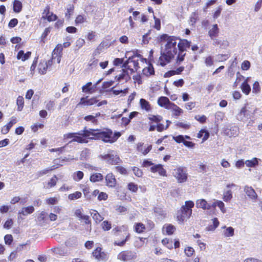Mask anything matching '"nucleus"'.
<instances>
[{"label": "nucleus", "mask_w": 262, "mask_h": 262, "mask_svg": "<svg viewBox=\"0 0 262 262\" xmlns=\"http://www.w3.org/2000/svg\"><path fill=\"white\" fill-rule=\"evenodd\" d=\"M17 105L18 106L17 107V110L18 111H21L24 107V98L22 96H18L17 99Z\"/></svg>", "instance_id": "43"}, {"label": "nucleus", "mask_w": 262, "mask_h": 262, "mask_svg": "<svg viewBox=\"0 0 262 262\" xmlns=\"http://www.w3.org/2000/svg\"><path fill=\"white\" fill-rule=\"evenodd\" d=\"M93 254L96 258L99 260H106L107 258V254L105 252L102 251V249L100 247H97L93 252Z\"/></svg>", "instance_id": "10"}, {"label": "nucleus", "mask_w": 262, "mask_h": 262, "mask_svg": "<svg viewBox=\"0 0 262 262\" xmlns=\"http://www.w3.org/2000/svg\"><path fill=\"white\" fill-rule=\"evenodd\" d=\"M194 204L191 201H187L185 205H183L181 209L178 211L177 219L180 222H184L188 219L192 214V208L194 207Z\"/></svg>", "instance_id": "3"}, {"label": "nucleus", "mask_w": 262, "mask_h": 262, "mask_svg": "<svg viewBox=\"0 0 262 262\" xmlns=\"http://www.w3.org/2000/svg\"><path fill=\"white\" fill-rule=\"evenodd\" d=\"M112 231L117 236L120 234L123 236H125V238L123 239L120 241H116L114 244L116 246H123L129 238V234L127 233L126 227L124 226L122 227H115L113 229Z\"/></svg>", "instance_id": "4"}, {"label": "nucleus", "mask_w": 262, "mask_h": 262, "mask_svg": "<svg viewBox=\"0 0 262 262\" xmlns=\"http://www.w3.org/2000/svg\"><path fill=\"white\" fill-rule=\"evenodd\" d=\"M133 171L136 177H142L143 174L142 170L138 167H133Z\"/></svg>", "instance_id": "49"}, {"label": "nucleus", "mask_w": 262, "mask_h": 262, "mask_svg": "<svg viewBox=\"0 0 262 262\" xmlns=\"http://www.w3.org/2000/svg\"><path fill=\"white\" fill-rule=\"evenodd\" d=\"M219 222L217 218H214L213 219V225H210L208 227V230H215L219 226Z\"/></svg>", "instance_id": "47"}, {"label": "nucleus", "mask_w": 262, "mask_h": 262, "mask_svg": "<svg viewBox=\"0 0 262 262\" xmlns=\"http://www.w3.org/2000/svg\"><path fill=\"white\" fill-rule=\"evenodd\" d=\"M91 214L97 223H100L103 220V217L96 210H92L91 212Z\"/></svg>", "instance_id": "27"}, {"label": "nucleus", "mask_w": 262, "mask_h": 262, "mask_svg": "<svg viewBox=\"0 0 262 262\" xmlns=\"http://www.w3.org/2000/svg\"><path fill=\"white\" fill-rule=\"evenodd\" d=\"M260 91V88L259 86V84L257 81H255L253 84L252 87V93L257 94L259 93Z\"/></svg>", "instance_id": "54"}, {"label": "nucleus", "mask_w": 262, "mask_h": 262, "mask_svg": "<svg viewBox=\"0 0 262 262\" xmlns=\"http://www.w3.org/2000/svg\"><path fill=\"white\" fill-rule=\"evenodd\" d=\"M57 16L55 14H54V13H53L52 12L51 13V14L49 15V16H44V15H42V18L45 19H47L48 20V21H54V20H56L57 19Z\"/></svg>", "instance_id": "45"}, {"label": "nucleus", "mask_w": 262, "mask_h": 262, "mask_svg": "<svg viewBox=\"0 0 262 262\" xmlns=\"http://www.w3.org/2000/svg\"><path fill=\"white\" fill-rule=\"evenodd\" d=\"M179 39V38L178 39ZM191 42L186 39H180V42L178 43V48L179 51L180 52H184L187 48H189L190 47Z\"/></svg>", "instance_id": "15"}, {"label": "nucleus", "mask_w": 262, "mask_h": 262, "mask_svg": "<svg viewBox=\"0 0 262 262\" xmlns=\"http://www.w3.org/2000/svg\"><path fill=\"white\" fill-rule=\"evenodd\" d=\"M13 9L15 13H19L22 10V3L18 0H14L13 5Z\"/></svg>", "instance_id": "26"}, {"label": "nucleus", "mask_w": 262, "mask_h": 262, "mask_svg": "<svg viewBox=\"0 0 262 262\" xmlns=\"http://www.w3.org/2000/svg\"><path fill=\"white\" fill-rule=\"evenodd\" d=\"M130 57H133V59L130 60V63H133V67L135 69V71H137V70L139 68L138 60H135V58L136 57H141V55L139 54H134L132 56Z\"/></svg>", "instance_id": "30"}, {"label": "nucleus", "mask_w": 262, "mask_h": 262, "mask_svg": "<svg viewBox=\"0 0 262 262\" xmlns=\"http://www.w3.org/2000/svg\"><path fill=\"white\" fill-rule=\"evenodd\" d=\"M99 157L102 160L105 161L107 164L111 165H118L122 162L119 156L113 152L104 155H101Z\"/></svg>", "instance_id": "5"}, {"label": "nucleus", "mask_w": 262, "mask_h": 262, "mask_svg": "<svg viewBox=\"0 0 262 262\" xmlns=\"http://www.w3.org/2000/svg\"><path fill=\"white\" fill-rule=\"evenodd\" d=\"M132 59H133V57L129 56L128 57V59L123 63V66H122V67L123 68L129 70L130 71L131 73L134 72V70L133 69L130 68L131 66H129L128 64L130 63V60H132Z\"/></svg>", "instance_id": "48"}, {"label": "nucleus", "mask_w": 262, "mask_h": 262, "mask_svg": "<svg viewBox=\"0 0 262 262\" xmlns=\"http://www.w3.org/2000/svg\"><path fill=\"white\" fill-rule=\"evenodd\" d=\"M16 123V118H12L10 121L6 125H5L1 130V132L3 134H7L10 129L11 128V127L13 126V124H15Z\"/></svg>", "instance_id": "20"}, {"label": "nucleus", "mask_w": 262, "mask_h": 262, "mask_svg": "<svg viewBox=\"0 0 262 262\" xmlns=\"http://www.w3.org/2000/svg\"><path fill=\"white\" fill-rule=\"evenodd\" d=\"M128 189L133 192H136L138 190V185L134 183H129L127 185Z\"/></svg>", "instance_id": "55"}, {"label": "nucleus", "mask_w": 262, "mask_h": 262, "mask_svg": "<svg viewBox=\"0 0 262 262\" xmlns=\"http://www.w3.org/2000/svg\"><path fill=\"white\" fill-rule=\"evenodd\" d=\"M62 51V46L60 44H58L55 47L54 50L53 51L52 55H61Z\"/></svg>", "instance_id": "52"}, {"label": "nucleus", "mask_w": 262, "mask_h": 262, "mask_svg": "<svg viewBox=\"0 0 262 262\" xmlns=\"http://www.w3.org/2000/svg\"><path fill=\"white\" fill-rule=\"evenodd\" d=\"M247 110L246 107H243L241 109L240 113L238 115V116L239 117V118L238 119H239L241 121H243L244 120V117L247 118L248 114H247Z\"/></svg>", "instance_id": "44"}, {"label": "nucleus", "mask_w": 262, "mask_h": 262, "mask_svg": "<svg viewBox=\"0 0 262 262\" xmlns=\"http://www.w3.org/2000/svg\"><path fill=\"white\" fill-rule=\"evenodd\" d=\"M47 213L45 211H42L39 214L37 220L39 222H44L46 221Z\"/></svg>", "instance_id": "61"}, {"label": "nucleus", "mask_w": 262, "mask_h": 262, "mask_svg": "<svg viewBox=\"0 0 262 262\" xmlns=\"http://www.w3.org/2000/svg\"><path fill=\"white\" fill-rule=\"evenodd\" d=\"M106 185L110 187H114L116 184V180L113 173H108L106 176Z\"/></svg>", "instance_id": "17"}, {"label": "nucleus", "mask_w": 262, "mask_h": 262, "mask_svg": "<svg viewBox=\"0 0 262 262\" xmlns=\"http://www.w3.org/2000/svg\"><path fill=\"white\" fill-rule=\"evenodd\" d=\"M199 19V14L196 12H193L190 17L189 24L194 26L196 21Z\"/></svg>", "instance_id": "33"}, {"label": "nucleus", "mask_w": 262, "mask_h": 262, "mask_svg": "<svg viewBox=\"0 0 262 262\" xmlns=\"http://www.w3.org/2000/svg\"><path fill=\"white\" fill-rule=\"evenodd\" d=\"M173 103L170 101L167 97L164 96L159 97L158 100V104L159 105L167 110L169 109V107H171V104Z\"/></svg>", "instance_id": "11"}, {"label": "nucleus", "mask_w": 262, "mask_h": 262, "mask_svg": "<svg viewBox=\"0 0 262 262\" xmlns=\"http://www.w3.org/2000/svg\"><path fill=\"white\" fill-rule=\"evenodd\" d=\"M34 211V208L32 206L23 207L18 211V218L24 219L23 216H27L28 214L32 213Z\"/></svg>", "instance_id": "12"}, {"label": "nucleus", "mask_w": 262, "mask_h": 262, "mask_svg": "<svg viewBox=\"0 0 262 262\" xmlns=\"http://www.w3.org/2000/svg\"><path fill=\"white\" fill-rule=\"evenodd\" d=\"M82 193L79 191H76L73 193L69 194L68 199L71 201L75 200L81 197Z\"/></svg>", "instance_id": "40"}, {"label": "nucleus", "mask_w": 262, "mask_h": 262, "mask_svg": "<svg viewBox=\"0 0 262 262\" xmlns=\"http://www.w3.org/2000/svg\"><path fill=\"white\" fill-rule=\"evenodd\" d=\"M224 228H225V230L224 231V235L225 236L230 237L234 235V230L232 227H229L226 228L225 226Z\"/></svg>", "instance_id": "37"}, {"label": "nucleus", "mask_w": 262, "mask_h": 262, "mask_svg": "<svg viewBox=\"0 0 262 262\" xmlns=\"http://www.w3.org/2000/svg\"><path fill=\"white\" fill-rule=\"evenodd\" d=\"M212 40H213V45L215 46H219L220 48H225L228 46V41L222 40L217 38V37L212 39Z\"/></svg>", "instance_id": "23"}, {"label": "nucleus", "mask_w": 262, "mask_h": 262, "mask_svg": "<svg viewBox=\"0 0 262 262\" xmlns=\"http://www.w3.org/2000/svg\"><path fill=\"white\" fill-rule=\"evenodd\" d=\"M173 174L178 183H184L187 180V173L185 167L180 166L176 168L173 170Z\"/></svg>", "instance_id": "6"}, {"label": "nucleus", "mask_w": 262, "mask_h": 262, "mask_svg": "<svg viewBox=\"0 0 262 262\" xmlns=\"http://www.w3.org/2000/svg\"><path fill=\"white\" fill-rule=\"evenodd\" d=\"M121 135V134L120 132H115L114 134L113 133L111 137V143L116 142Z\"/></svg>", "instance_id": "56"}, {"label": "nucleus", "mask_w": 262, "mask_h": 262, "mask_svg": "<svg viewBox=\"0 0 262 262\" xmlns=\"http://www.w3.org/2000/svg\"><path fill=\"white\" fill-rule=\"evenodd\" d=\"M103 176L99 173H96L91 176L90 180L92 182H96L101 181Z\"/></svg>", "instance_id": "34"}, {"label": "nucleus", "mask_w": 262, "mask_h": 262, "mask_svg": "<svg viewBox=\"0 0 262 262\" xmlns=\"http://www.w3.org/2000/svg\"><path fill=\"white\" fill-rule=\"evenodd\" d=\"M185 56V53H184V52H180L179 51V54L177 59V63L178 64H179L182 61L184 60Z\"/></svg>", "instance_id": "59"}, {"label": "nucleus", "mask_w": 262, "mask_h": 262, "mask_svg": "<svg viewBox=\"0 0 262 262\" xmlns=\"http://www.w3.org/2000/svg\"><path fill=\"white\" fill-rule=\"evenodd\" d=\"M86 97H82L80 99V102L77 104V106L84 105H92L94 104L97 103L98 102V100L97 99L96 97H93L90 99H87Z\"/></svg>", "instance_id": "9"}, {"label": "nucleus", "mask_w": 262, "mask_h": 262, "mask_svg": "<svg viewBox=\"0 0 262 262\" xmlns=\"http://www.w3.org/2000/svg\"><path fill=\"white\" fill-rule=\"evenodd\" d=\"M115 79L119 82L123 79L125 80V81L127 82L130 79V77L128 72L126 71L123 70L122 73L118 76H116Z\"/></svg>", "instance_id": "22"}, {"label": "nucleus", "mask_w": 262, "mask_h": 262, "mask_svg": "<svg viewBox=\"0 0 262 262\" xmlns=\"http://www.w3.org/2000/svg\"><path fill=\"white\" fill-rule=\"evenodd\" d=\"M84 43L85 41L83 39L79 38L77 39L75 42L76 48L75 49V50H78L84 45Z\"/></svg>", "instance_id": "46"}, {"label": "nucleus", "mask_w": 262, "mask_h": 262, "mask_svg": "<svg viewBox=\"0 0 262 262\" xmlns=\"http://www.w3.org/2000/svg\"><path fill=\"white\" fill-rule=\"evenodd\" d=\"M216 204L223 213L226 212V210L225 208V204L222 201L217 200L216 201Z\"/></svg>", "instance_id": "57"}, {"label": "nucleus", "mask_w": 262, "mask_h": 262, "mask_svg": "<svg viewBox=\"0 0 262 262\" xmlns=\"http://www.w3.org/2000/svg\"><path fill=\"white\" fill-rule=\"evenodd\" d=\"M58 180V178L56 175H54L50 180L48 182V188H52L54 187L57 183V181Z\"/></svg>", "instance_id": "41"}, {"label": "nucleus", "mask_w": 262, "mask_h": 262, "mask_svg": "<svg viewBox=\"0 0 262 262\" xmlns=\"http://www.w3.org/2000/svg\"><path fill=\"white\" fill-rule=\"evenodd\" d=\"M184 251L187 256H190L193 254L194 250L192 247H187Z\"/></svg>", "instance_id": "62"}, {"label": "nucleus", "mask_w": 262, "mask_h": 262, "mask_svg": "<svg viewBox=\"0 0 262 262\" xmlns=\"http://www.w3.org/2000/svg\"><path fill=\"white\" fill-rule=\"evenodd\" d=\"M248 79H246L242 83L241 85V89L244 93L246 95H248L251 91V87L248 83Z\"/></svg>", "instance_id": "29"}, {"label": "nucleus", "mask_w": 262, "mask_h": 262, "mask_svg": "<svg viewBox=\"0 0 262 262\" xmlns=\"http://www.w3.org/2000/svg\"><path fill=\"white\" fill-rule=\"evenodd\" d=\"M173 139L178 143H181L184 142V136L183 135H178L177 136H173Z\"/></svg>", "instance_id": "63"}, {"label": "nucleus", "mask_w": 262, "mask_h": 262, "mask_svg": "<svg viewBox=\"0 0 262 262\" xmlns=\"http://www.w3.org/2000/svg\"><path fill=\"white\" fill-rule=\"evenodd\" d=\"M232 198V193L231 190H229L225 191L223 193V200L225 202H228L230 201Z\"/></svg>", "instance_id": "38"}, {"label": "nucleus", "mask_w": 262, "mask_h": 262, "mask_svg": "<svg viewBox=\"0 0 262 262\" xmlns=\"http://www.w3.org/2000/svg\"><path fill=\"white\" fill-rule=\"evenodd\" d=\"M85 138H88L87 137H83L82 136H80L78 135H75L74 138L69 143H71L72 142H77L80 143H86L88 142V140Z\"/></svg>", "instance_id": "25"}, {"label": "nucleus", "mask_w": 262, "mask_h": 262, "mask_svg": "<svg viewBox=\"0 0 262 262\" xmlns=\"http://www.w3.org/2000/svg\"><path fill=\"white\" fill-rule=\"evenodd\" d=\"M74 9V6L73 5H70L69 7L67 8V12L66 13V16L69 18L73 13Z\"/></svg>", "instance_id": "60"}, {"label": "nucleus", "mask_w": 262, "mask_h": 262, "mask_svg": "<svg viewBox=\"0 0 262 262\" xmlns=\"http://www.w3.org/2000/svg\"><path fill=\"white\" fill-rule=\"evenodd\" d=\"M141 107L146 111H149L151 110V107L149 103L144 99H141L140 100Z\"/></svg>", "instance_id": "31"}, {"label": "nucleus", "mask_w": 262, "mask_h": 262, "mask_svg": "<svg viewBox=\"0 0 262 262\" xmlns=\"http://www.w3.org/2000/svg\"><path fill=\"white\" fill-rule=\"evenodd\" d=\"M136 257L137 255L136 253L132 251H123L120 253L118 255V258L123 261L132 260Z\"/></svg>", "instance_id": "8"}, {"label": "nucleus", "mask_w": 262, "mask_h": 262, "mask_svg": "<svg viewBox=\"0 0 262 262\" xmlns=\"http://www.w3.org/2000/svg\"><path fill=\"white\" fill-rule=\"evenodd\" d=\"M83 176L82 171H77L73 174V178L75 181H79L83 178Z\"/></svg>", "instance_id": "39"}, {"label": "nucleus", "mask_w": 262, "mask_h": 262, "mask_svg": "<svg viewBox=\"0 0 262 262\" xmlns=\"http://www.w3.org/2000/svg\"><path fill=\"white\" fill-rule=\"evenodd\" d=\"M5 244L8 245H10L13 242V237L11 234H7L4 237Z\"/></svg>", "instance_id": "58"}, {"label": "nucleus", "mask_w": 262, "mask_h": 262, "mask_svg": "<svg viewBox=\"0 0 262 262\" xmlns=\"http://www.w3.org/2000/svg\"><path fill=\"white\" fill-rule=\"evenodd\" d=\"M84 119L86 121H91L92 123L94 124H97L98 122V120L95 118V117L93 115H88L84 117Z\"/></svg>", "instance_id": "53"}, {"label": "nucleus", "mask_w": 262, "mask_h": 262, "mask_svg": "<svg viewBox=\"0 0 262 262\" xmlns=\"http://www.w3.org/2000/svg\"><path fill=\"white\" fill-rule=\"evenodd\" d=\"M115 169L118 172L122 174L126 175L127 174V170L122 166H117L115 167Z\"/></svg>", "instance_id": "64"}, {"label": "nucleus", "mask_w": 262, "mask_h": 262, "mask_svg": "<svg viewBox=\"0 0 262 262\" xmlns=\"http://www.w3.org/2000/svg\"><path fill=\"white\" fill-rule=\"evenodd\" d=\"M90 150L88 148H85L81 152L80 159L81 160H87L90 158Z\"/></svg>", "instance_id": "28"}, {"label": "nucleus", "mask_w": 262, "mask_h": 262, "mask_svg": "<svg viewBox=\"0 0 262 262\" xmlns=\"http://www.w3.org/2000/svg\"><path fill=\"white\" fill-rule=\"evenodd\" d=\"M161 41H166L165 48L163 52H161V56L160 57V64L165 66L167 63L170 61L174 55L177 53V42L179 39L173 36H169L168 34H164L160 37Z\"/></svg>", "instance_id": "1"}, {"label": "nucleus", "mask_w": 262, "mask_h": 262, "mask_svg": "<svg viewBox=\"0 0 262 262\" xmlns=\"http://www.w3.org/2000/svg\"><path fill=\"white\" fill-rule=\"evenodd\" d=\"M92 82H88L85 85H83L82 87V92L84 93H91V90H92Z\"/></svg>", "instance_id": "51"}, {"label": "nucleus", "mask_w": 262, "mask_h": 262, "mask_svg": "<svg viewBox=\"0 0 262 262\" xmlns=\"http://www.w3.org/2000/svg\"><path fill=\"white\" fill-rule=\"evenodd\" d=\"M169 110H171L173 112V116L176 118L183 113V110L174 103L171 104Z\"/></svg>", "instance_id": "21"}, {"label": "nucleus", "mask_w": 262, "mask_h": 262, "mask_svg": "<svg viewBox=\"0 0 262 262\" xmlns=\"http://www.w3.org/2000/svg\"><path fill=\"white\" fill-rule=\"evenodd\" d=\"M220 29L217 24L212 25V28L208 31V35L211 39L216 38L219 34Z\"/></svg>", "instance_id": "16"}, {"label": "nucleus", "mask_w": 262, "mask_h": 262, "mask_svg": "<svg viewBox=\"0 0 262 262\" xmlns=\"http://www.w3.org/2000/svg\"><path fill=\"white\" fill-rule=\"evenodd\" d=\"M163 230L164 229L165 230V232H166V234H167L168 235H171L175 231L176 228L174 227V226H173V225H172L171 224H169V225H165L163 227Z\"/></svg>", "instance_id": "36"}, {"label": "nucleus", "mask_w": 262, "mask_h": 262, "mask_svg": "<svg viewBox=\"0 0 262 262\" xmlns=\"http://www.w3.org/2000/svg\"><path fill=\"white\" fill-rule=\"evenodd\" d=\"M143 74L146 76H149L155 74L154 68L151 64H149L148 67L144 68L142 70Z\"/></svg>", "instance_id": "24"}, {"label": "nucleus", "mask_w": 262, "mask_h": 262, "mask_svg": "<svg viewBox=\"0 0 262 262\" xmlns=\"http://www.w3.org/2000/svg\"><path fill=\"white\" fill-rule=\"evenodd\" d=\"M225 135L229 137H236L238 135L239 128L236 126H228L223 129Z\"/></svg>", "instance_id": "7"}, {"label": "nucleus", "mask_w": 262, "mask_h": 262, "mask_svg": "<svg viewBox=\"0 0 262 262\" xmlns=\"http://www.w3.org/2000/svg\"><path fill=\"white\" fill-rule=\"evenodd\" d=\"M196 207L198 208H202L204 210L210 209V206H208V203L204 199H200L196 201Z\"/></svg>", "instance_id": "18"}, {"label": "nucleus", "mask_w": 262, "mask_h": 262, "mask_svg": "<svg viewBox=\"0 0 262 262\" xmlns=\"http://www.w3.org/2000/svg\"><path fill=\"white\" fill-rule=\"evenodd\" d=\"M149 120L152 122H154L158 123L160 122L163 119L162 117L160 115H150L148 117Z\"/></svg>", "instance_id": "42"}, {"label": "nucleus", "mask_w": 262, "mask_h": 262, "mask_svg": "<svg viewBox=\"0 0 262 262\" xmlns=\"http://www.w3.org/2000/svg\"><path fill=\"white\" fill-rule=\"evenodd\" d=\"M134 229L136 232L141 233L144 232V230L145 229V227L143 224L141 223H138L135 225Z\"/></svg>", "instance_id": "35"}, {"label": "nucleus", "mask_w": 262, "mask_h": 262, "mask_svg": "<svg viewBox=\"0 0 262 262\" xmlns=\"http://www.w3.org/2000/svg\"><path fill=\"white\" fill-rule=\"evenodd\" d=\"M52 252L56 255L64 256L68 254L69 250L66 247H54L52 249Z\"/></svg>", "instance_id": "14"}, {"label": "nucleus", "mask_w": 262, "mask_h": 262, "mask_svg": "<svg viewBox=\"0 0 262 262\" xmlns=\"http://www.w3.org/2000/svg\"><path fill=\"white\" fill-rule=\"evenodd\" d=\"M102 228L104 231H108L112 228L111 223L107 221H104L102 223Z\"/></svg>", "instance_id": "50"}, {"label": "nucleus", "mask_w": 262, "mask_h": 262, "mask_svg": "<svg viewBox=\"0 0 262 262\" xmlns=\"http://www.w3.org/2000/svg\"><path fill=\"white\" fill-rule=\"evenodd\" d=\"M258 164V159L256 158H253L251 160H246L245 161V164L247 167H254L257 165Z\"/></svg>", "instance_id": "32"}, {"label": "nucleus", "mask_w": 262, "mask_h": 262, "mask_svg": "<svg viewBox=\"0 0 262 262\" xmlns=\"http://www.w3.org/2000/svg\"><path fill=\"white\" fill-rule=\"evenodd\" d=\"M244 191L250 199L254 201H256L257 198V195L251 186H245Z\"/></svg>", "instance_id": "13"}, {"label": "nucleus", "mask_w": 262, "mask_h": 262, "mask_svg": "<svg viewBox=\"0 0 262 262\" xmlns=\"http://www.w3.org/2000/svg\"><path fill=\"white\" fill-rule=\"evenodd\" d=\"M87 130L86 127H85L83 130H81L77 133H70L68 134H64L63 135V140H66L69 139H74L75 137V135H78L80 136H82L84 137L83 134Z\"/></svg>", "instance_id": "19"}, {"label": "nucleus", "mask_w": 262, "mask_h": 262, "mask_svg": "<svg viewBox=\"0 0 262 262\" xmlns=\"http://www.w3.org/2000/svg\"><path fill=\"white\" fill-rule=\"evenodd\" d=\"M85 137L91 140H101L104 142L111 143L113 131L109 128L89 129L83 134Z\"/></svg>", "instance_id": "2"}]
</instances>
